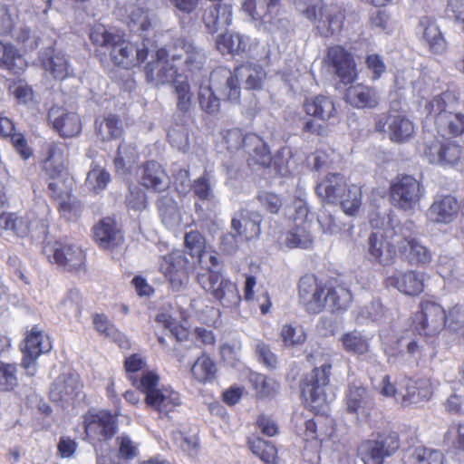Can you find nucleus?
I'll return each mask as SVG.
<instances>
[{"label":"nucleus","instance_id":"1","mask_svg":"<svg viewBox=\"0 0 464 464\" xmlns=\"http://www.w3.org/2000/svg\"><path fill=\"white\" fill-rule=\"evenodd\" d=\"M92 43L101 48L104 54L109 52L112 62L123 68H131L142 63L154 47V42L144 38L142 47L123 39L122 35L109 31L104 25H95L91 33Z\"/></svg>","mask_w":464,"mask_h":464},{"label":"nucleus","instance_id":"2","mask_svg":"<svg viewBox=\"0 0 464 464\" xmlns=\"http://www.w3.org/2000/svg\"><path fill=\"white\" fill-rule=\"evenodd\" d=\"M296 8L323 37L333 36L342 28L344 14L336 5H327L323 0H298Z\"/></svg>","mask_w":464,"mask_h":464},{"label":"nucleus","instance_id":"3","mask_svg":"<svg viewBox=\"0 0 464 464\" xmlns=\"http://www.w3.org/2000/svg\"><path fill=\"white\" fill-rule=\"evenodd\" d=\"M303 131L318 136L327 133L326 126L338 121L339 113L334 101L325 95H314L304 101Z\"/></svg>","mask_w":464,"mask_h":464},{"label":"nucleus","instance_id":"4","mask_svg":"<svg viewBox=\"0 0 464 464\" xmlns=\"http://www.w3.org/2000/svg\"><path fill=\"white\" fill-rule=\"evenodd\" d=\"M132 385L145 394V402L159 413L167 415L180 404L178 392L170 387H159L160 377L154 372L142 373L140 379L130 376Z\"/></svg>","mask_w":464,"mask_h":464},{"label":"nucleus","instance_id":"5","mask_svg":"<svg viewBox=\"0 0 464 464\" xmlns=\"http://www.w3.org/2000/svg\"><path fill=\"white\" fill-rule=\"evenodd\" d=\"M265 77L263 68L255 63H246L237 67L234 72L227 68H218L212 72V82L225 81V88L227 90V100L237 102L240 97L239 81L244 82L246 89H257Z\"/></svg>","mask_w":464,"mask_h":464},{"label":"nucleus","instance_id":"6","mask_svg":"<svg viewBox=\"0 0 464 464\" xmlns=\"http://www.w3.org/2000/svg\"><path fill=\"white\" fill-rule=\"evenodd\" d=\"M411 222L392 226L386 231V237L392 240L399 253L402 254L411 265L425 266L431 262L432 254L411 232Z\"/></svg>","mask_w":464,"mask_h":464},{"label":"nucleus","instance_id":"7","mask_svg":"<svg viewBox=\"0 0 464 464\" xmlns=\"http://www.w3.org/2000/svg\"><path fill=\"white\" fill-rule=\"evenodd\" d=\"M332 364L324 362L313 369L303 380L302 395L317 412H324L332 401L328 394Z\"/></svg>","mask_w":464,"mask_h":464},{"label":"nucleus","instance_id":"8","mask_svg":"<svg viewBox=\"0 0 464 464\" xmlns=\"http://www.w3.org/2000/svg\"><path fill=\"white\" fill-rule=\"evenodd\" d=\"M158 266L175 292L186 288L189 281V273L194 268L181 250H173L160 256Z\"/></svg>","mask_w":464,"mask_h":464},{"label":"nucleus","instance_id":"9","mask_svg":"<svg viewBox=\"0 0 464 464\" xmlns=\"http://www.w3.org/2000/svg\"><path fill=\"white\" fill-rule=\"evenodd\" d=\"M202 288L224 307H237L241 296L235 283L218 272H209L198 277Z\"/></svg>","mask_w":464,"mask_h":464},{"label":"nucleus","instance_id":"10","mask_svg":"<svg viewBox=\"0 0 464 464\" xmlns=\"http://www.w3.org/2000/svg\"><path fill=\"white\" fill-rule=\"evenodd\" d=\"M242 10L254 21L269 26V29H285L289 22L280 16L279 0H241Z\"/></svg>","mask_w":464,"mask_h":464},{"label":"nucleus","instance_id":"11","mask_svg":"<svg viewBox=\"0 0 464 464\" xmlns=\"http://www.w3.org/2000/svg\"><path fill=\"white\" fill-rule=\"evenodd\" d=\"M390 192L393 206L404 211H414L419 207L425 189L415 178L405 175L391 186Z\"/></svg>","mask_w":464,"mask_h":464},{"label":"nucleus","instance_id":"12","mask_svg":"<svg viewBox=\"0 0 464 464\" xmlns=\"http://www.w3.org/2000/svg\"><path fill=\"white\" fill-rule=\"evenodd\" d=\"M169 50L171 61L178 63L182 72H199L206 63V52L188 39H176Z\"/></svg>","mask_w":464,"mask_h":464},{"label":"nucleus","instance_id":"13","mask_svg":"<svg viewBox=\"0 0 464 464\" xmlns=\"http://www.w3.org/2000/svg\"><path fill=\"white\" fill-rule=\"evenodd\" d=\"M344 401L347 413L353 415L357 422L370 420L375 402L372 393L361 382L348 384Z\"/></svg>","mask_w":464,"mask_h":464},{"label":"nucleus","instance_id":"14","mask_svg":"<svg viewBox=\"0 0 464 464\" xmlns=\"http://www.w3.org/2000/svg\"><path fill=\"white\" fill-rule=\"evenodd\" d=\"M151 52L156 53L157 61L150 62L146 66V75L149 82L155 85L169 82L174 84L176 79L182 78V75L178 72L180 70L178 63L171 61L169 49L158 48L154 44Z\"/></svg>","mask_w":464,"mask_h":464},{"label":"nucleus","instance_id":"15","mask_svg":"<svg viewBox=\"0 0 464 464\" xmlns=\"http://www.w3.org/2000/svg\"><path fill=\"white\" fill-rule=\"evenodd\" d=\"M399 447L397 433L384 432L375 440L362 442L358 451L364 464H382L384 458L393 454Z\"/></svg>","mask_w":464,"mask_h":464},{"label":"nucleus","instance_id":"16","mask_svg":"<svg viewBox=\"0 0 464 464\" xmlns=\"http://www.w3.org/2000/svg\"><path fill=\"white\" fill-rule=\"evenodd\" d=\"M375 130L386 132L394 142L403 143L413 136L414 124L406 115L390 111L375 118Z\"/></svg>","mask_w":464,"mask_h":464},{"label":"nucleus","instance_id":"17","mask_svg":"<svg viewBox=\"0 0 464 464\" xmlns=\"http://www.w3.org/2000/svg\"><path fill=\"white\" fill-rule=\"evenodd\" d=\"M44 252L51 262L67 271H79L85 266V254L81 247L72 244L47 245Z\"/></svg>","mask_w":464,"mask_h":464},{"label":"nucleus","instance_id":"18","mask_svg":"<svg viewBox=\"0 0 464 464\" xmlns=\"http://www.w3.org/2000/svg\"><path fill=\"white\" fill-rule=\"evenodd\" d=\"M446 313L438 304L423 301L420 311L415 314L414 327L420 334L432 336L438 334L445 326Z\"/></svg>","mask_w":464,"mask_h":464},{"label":"nucleus","instance_id":"19","mask_svg":"<svg viewBox=\"0 0 464 464\" xmlns=\"http://www.w3.org/2000/svg\"><path fill=\"white\" fill-rule=\"evenodd\" d=\"M422 155L430 164L454 166L461 160L463 149L453 140H435L425 145Z\"/></svg>","mask_w":464,"mask_h":464},{"label":"nucleus","instance_id":"20","mask_svg":"<svg viewBox=\"0 0 464 464\" xmlns=\"http://www.w3.org/2000/svg\"><path fill=\"white\" fill-rule=\"evenodd\" d=\"M87 436L98 441H107L117 432V417L107 411H90L84 416Z\"/></svg>","mask_w":464,"mask_h":464},{"label":"nucleus","instance_id":"21","mask_svg":"<svg viewBox=\"0 0 464 464\" xmlns=\"http://www.w3.org/2000/svg\"><path fill=\"white\" fill-rule=\"evenodd\" d=\"M82 384L75 372H63L51 384L49 397L53 402L66 407L81 395Z\"/></svg>","mask_w":464,"mask_h":464},{"label":"nucleus","instance_id":"22","mask_svg":"<svg viewBox=\"0 0 464 464\" xmlns=\"http://www.w3.org/2000/svg\"><path fill=\"white\" fill-rule=\"evenodd\" d=\"M324 62L344 84L352 83L357 77L353 55L341 45L329 47Z\"/></svg>","mask_w":464,"mask_h":464},{"label":"nucleus","instance_id":"23","mask_svg":"<svg viewBox=\"0 0 464 464\" xmlns=\"http://www.w3.org/2000/svg\"><path fill=\"white\" fill-rule=\"evenodd\" d=\"M299 299L305 310L318 314L325 307L326 287L313 276L305 275L299 281Z\"/></svg>","mask_w":464,"mask_h":464},{"label":"nucleus","instance_id":"24","mask_svg":"<svg viewBox=\"0 0 464 464\" xmlns=\"http://www.w3.org/2000/svg\"><path fill=\"white\" fill-rule=\"evenodd\" d=\"M51 348L49 338L42 331L33 327L22 346L24 354L22 366L27 371V374L34 375L35 360L40 354L48 353Z\"/></svg>","mask_w":464,"mask_h":464},{"label":"nucleus","instance_id":"25","mask_svg":"<svg viewBox=\"0 0 464 464\" xmlns=\"http://www.w3.org/2000/svg\"><path fill=\"white\" fill-rule=\"evenodd\" d=\"M396 224L393 220H391L383 233L380 230L371 233L367 242V256L369 260L383 266L392 262L397 246H394L391 238L386 237V231Z\"/></svg>","mask_w":464,"mask_h":464},{"label":"nucleus","instance_id":"26","mask_svg":"<svg viewBox=\"0 0 464 464\" xmlns=\"http://www.w3.org/2000/svg\"><path fill=\"white\" fill-rule=\"evenodd\" d=\"M432 395V386L429 379H405L401 383L398 403L403 407L428 401Z\"/></svg>","mask_w":464,"mask_h":464},{"label":"nucleus","instance_id":"27","mask_svg":"<svg viewBox=\"0 0 464 464\" xmlns=\"http://www.w3.org/2000/svg\"><path fill=\"white\" fill-rule=\"evenodd\" d=\"M69 149L63 142L47 145L46 157L43 160V170L49 179L66 176Z\"/></svg>","mask_w":464,"mask_h":464},{"label":"nucleus","instance_id":"28","mask_svg":"<svg viewBox=\"0 0 464 464\" xmlns=\"http://www.w3.org/2000/svg\"><path fill=\"white\" fill-rule=\"evenodd\" d=\"M459 205L458 200L450 195H436L426 216L430 222L434 224H450L454 220Z\"/></svg>","mask_w":464,"mask_h":464},{"label":"nucleus","instance_id":"29","mask_svg":"<svg viewBox=\"0 0 464 464\" xmlns=\"http://www.w3.org/2000/svg\"><path fill=\"white\" fill-rule=\"evenodd\" d=\"M48 118L53 127L62 137L71 138L82 131V122L74 112H69L62 107H52Z\"/></svg>","mask_w":464,"mask_h":464},{"label":"nucleus","instance_id":"30","mask_svg":"<svg viewBox=\"0 0 464 464\" xmlns=\"http://www.w3.org/2000/svg\"><path fill=\"white\" fill-rule=\"evenodd\" d=\"M261 222L262 217L258 212L242 209L234 215L231 227L238 237L250 240L259 237Z\"/></svg>","mask_w":464,"mask_h":464},{"label":"nucleus","instance_id":"31","mask_svg":"<svg viewBox=\"0 0 464 464\" xmlns=\"http://www.w3.org/2000/svg\"><path fill=\"white\" fill-rule=\"evenodd\" d=\"M232 7L221 2L212 3L205 8L203 22L210 34L226 28L232 22Z\"/></svg>","mask_w":464,"mask_h":464},{"label":"nucleus","instance_id":"32","mask_svg":"<svg viewBox=\"0 0 464 464\" xmlns=\"http://www.w3.org/2000/svg\"><path fill=\"white\" fill-rule=\"evenodd\" d=\"M347 189L344 177L338 173L328 174L315 187L317 196L322 200L332 204L338 202Z\"/></svg>","mask_w":464,"mask_h":464},{"label":"nucleus","instance_id":"33","mask_svg":"<svg viewBox=\"0 0 464 464\" xmlns=\"http://www.w3.org/2000/svg\"><path fill=\"white\" fill-rule=\"evenodd\" d=\"M93 238L104 249L114 248L123 243V236L115 221L110 218L102 219L93 227Z\"/></svg>","mask_w":464,"mask_h":464},{"label":"nucleus","instance_id":"34","mask_svg":"<svg viewBox=\"0 0 464 464\" xmlns=\"http://www.w3.org/2000/svg\"><path fill=\"white\" fill-rule=\"evenodd\" d=\"M140 184L154 191H161L169 187V180L167 173L160 163L154 160L147 161L140 173Z\"/></svg>","mask_w":464,"mask_h":464},{"label":"nucleus","instance_id":"35","mask_svg":"<svg viewBox=\"0 0 464 464\" xmlns=\"http://www.w3.org/2000/svg\"><path fill=\"white\" fill-rule=\"evenodd\" d=\"M42 66L49 72L55 79L63 80L72 73L66 56L53 49H46L40 55Z\"/></svg>","mask_w":464,"mask_h":464},{"label":"nucleus","instance_id":"36","mask_svg":"<svg viewBox=\"0 0 464 464\" xmlns=\"http://www.w3.org/2000/svg\"><path fill=\"white\" fill-rule=\"evenodd\" d=\"M219 90L221 93L227 99L225 88V81L219 80L214 83L212 82V74L209 78V83H201L198 90V102L202 111L208 114H216L219 111L220 102L219 98L217 97L213 89Z\"/></svg>","mask_w":464,"mask_h":464},{"label":"nucleus","instance_id":"37","mask_svg":"<svg viewBox=\"0 0 464 464\" xmlns=\"http://www.w3.org/2000/svg\"><path fill=\"white\" fill-rule=\"evenodd\" d=\"M388 284L407 295H417L423 291V275L415 271L397 272L388 278Z\"/></svg>","mask_w":464,"mask_h":464},{"label":"nucleus","instance_id":"38","mask_svg":"<svg viewBox=\"0 0 464 464\" xmlns=\"http://www.w3.org/2000/svg\"><path fill=\"white\" fill-rule=\"evenodd\" d=\"M0 65L11 73L19 75L28 64L19 50L11 43L0 41Z\"/></svg>","mask_w":464,"mask_h":464},{"label":"nucleus","instance_id":"39","mask_svg":"<svg viewBox=\"0 0 464 464\" xmlns=\"http://www.w3.org/2000/svg\"><path fill=\"white\" fill-rule=\"evenodd\" d=\"M346 101L356 108H374L379 103V96L375 89L360 83L347 89Z\"/></svg>","mask_w":464,"mask_h":464},{"label":"nucleus","instance_id":"40","mask_svg":"<svg viewBox=\"0 0 464 464\" xmlns=\"http://www.w3.org/2000/svg\"><path fill=\"white\" fill-rule=\"evenodd\" d=\"M157 208L162 224L169 230L178 228L182 223L180 208L175 199L168 195L160 197Z\"/></svg>","mask_w":464,"mask_h":464},{"label":"nucleus","instance_id":"41","mask_svg":"<svg viewBox=\"0 0 464 464\" xmlns=\"http://www.w3.org/2000/svg\"><path fill=\"white\" fill-rule=\"evenodd\" d=\"M339 342L346 353L357 356L368 353L371 348V337L358 330L344 333Z\"/></svg>","mask_w":464,"mask_h":464},{"label":"nucleus","instance_id":"42","mask_svg":"<svg viewBox=\"0 0 464 464\" xmlns=\"http://www.w3.org/2000/svg\"><path fill=\"white\" fill-rule=\"evenodd\" d=\"M443 459L440 450L419 446L404 453L403 464H443Z\"/></svg>","mask_w":464,"mask_h":464},{"label":"nucleus","instance_id":"43","mask_svg":"<svg viewBox=\"0 0 464 464\" xmlns=\"http://www.w3.org/2000/svg\"><path fill=\"white\" fill-rule=\"evenodd\" d=\"M213 187L214 177L210 171L205 169L203 174L193 181L191 189L198 200L206 203L208 208L216 201Z\"/></svg>","mask_w":464,"mask_h":464},{"label":"nucleus","instance_id":"44","mask_svg":"<svg viewBox=\"0 0 464 464\" xmlns=\"http://www.w3.org/2000/svg\"><path fill=\"white\" fill-rule=\"evenodd\" d=\"M246 153L261 166L266 167L271 162L270 151L265 141L256 134L249 133L246 140Z\"/></svg>","mask_w":464,"mask_h":464},{"label":"nucleus","instance_id":"45","mask_svg":"<svg viewBox=\"0 0 464 464\" xmlns=\"http://www.w3.org/2000/svg\"><path fill=\"white\" fill-rule=\"evenodd\" d=\"M285 244L291 248H311L314 245V237L311 233V223L295 224V227L287 233Z\"/></svg>","mask_w":464,"mask_h":464},{"label":"nucleus","instance_id":"46","mask_svg":"<svg viewBox=\"0 0 464 464\" xmlns=\"http://www.w3.org/2000/svg\"><path fill=\"white\" fill-rule=\"evenodd\" d=\"M352 302V294L343 285L326 287L325 306L333 312L346 310Z\"/></svg>","mask_w":464,"mask_h":464},{"label":"nucleus","instance_id":"47","mask_svg":"<svg viewBox=\"0 0 464 464\" xmlns=\"http://www.w3.org/2000/svg\"><path fill=\"white\" fill-rule=\"evenodd\" d=\"M420 28L422 30V38L434 53H441L445 50L446 43L441 35L439 26L429 18L424 17L420 21Z\"/></svg>","mask_w":464,"mask_h":464},{"label":"nucleus","instance_id":"48","mask_svg":"<svg viewBox=\"0 0 464 464\" xmlns=\"http://www.w3.org/2000/svg\"><path fill=\"white\" fill-rule=\"evenodd\" d=\"M435 125L439 132L442 135L452 134L459 135L464 132V115L460 113L441 114L435 120Z\"/></svg>","mask_w":464,"mask_h":464},{"label":"nucleus","instance_id":"49","mask_svg":"<svg viewBox=\"0 0 464 464\" xmlns=\"http://www.w3.org/2000/svg\"><path fill=\"white\" fill-rule=\"evenodd\" d=\"M110 181V173L98 164L92 163L85 179L86 188L94 194H99L107 188Z\"/></svg>","mask_w":464,"mask_h":464},{"label":"nucleus","instance_id":"50","mask_svg":"<svg viewBox=\"0 0 464 464\" xmlns=\"http://www.w3.org/2000/svg\"><path fill=\"white\" fill-rule=\"evenodd\" d=\"M31 226L29 217H21L14 213H3L0 215V228L11 230L18 237L28 234Z\"/></svg>","mask_w":464,"mask_h":464},{"label":"nucleus","instance_id":"51","mask_svg":"<svg viewBox=\"0 0 464 464\" xmlns=\"http://www.w3.org/2000/svg\"><path fill=\"white\" fill-rule=\"evenodd\" d=\"M97 134L103 140L117 139L121 135L122 125L121 120L116 115H108L103 119H98L95 121Z\"/></svg>","mask_w":464,"mask_h":464},{"label":"nucleus","instance_id":"52","mask_svg":"<svg viewBox=\"0 0 464 464\" xmlns=\"http://www.w3.org/2000/svg\"><path fill=\"white\" fill-rule=\"evenodd\" d=\"M190 371L195 380L205 383L215 378L217 368L215 362L209 356L202 354L198 357L191 366Z\"/></svg>","mask_w":464,"mask_h":464},{"label":"nucleus","instance_id":"53","mask_svg":"<svg viewBox=\"0 0 464 464\" xmlns=\"http://www.w3.org/2000/svg\"><path fill=\"white\" fill-rule=\"evenodd\" d=\"M248 447L253 454L258 457L262 461L266 464H274L276 458V449L269 441H266L259 437L248 438Z\"/></svg>","mask_w":464,"mask_h":464},{"label":"nucleus","instance_id":"54","mask_svg":"<svg viewBox=\"0 0 464 464\" xmlns=\"http://www.w3.org/2000/svg\"><path fill=\"white\" fill-rule=\"evenodd\" d=\"M139 158L137 148L133 142L121 141L115 157L116 169H129L136 163Z\"/></svg>","mask_w":464,"mask_h":464},{"label":"nucleus","instance_id":"55","mask_svg":"<svg viewBox=\"0 0 464 464\" xmlns=\"http://www.w3.org/2000/svg\"><path fill=\"white\" fill-rule=\"evenodd\" d=\"M82 295L72 289L66 293L58 305L59 311L67 317L78 318L82 313Z\"/></svg>","mask_w":464,"mask_h":464},{"label":"nucleus","instance_id":"56","mask_svg":"<svg viewBox=\"0 0 464 464\" xmlns=\"http://www.w3.org/2000/svg\"><path fill=\"white\" fill-rule=\"evenodd\" d=\"M185 246L192 257H197L198 262L202 264L203 258L207 256L206 240L201 233L191 230L185 235Z\"/></svg>","mask_w":464,"mask_h":464},{"label":"nucleus","instance_id":"57","mask_svg":"<svg viewBox=\"0 0 464 464\" xmlns=\"http://www.w3.org/2000/svg\"><path fill=\"white\" fill-rule=\"evenodd\" d=\"M249 382L260 397L273 396L279 389L276 381L256 372L250 374Z\"/></svg>","mask_w":464,"mask_h":464},{"label":"nucleus","instance_id":"58","mask_svg":"<svg viewBox=\"0 0 464 464\" xmlns=\"http://www.w3.org/2000/svg\"><path fill=\"white\" fill-rule=\"evenodd\" d=\"M343 212L349 216H355L362 205V190L356 185L348 188L344 196L339 200Z\"/></svg>","mask_w":464,"mask_h":464},{"label":"nucleus","instance_id":"59","mask_svg":"<svg viewBox=\"0 0 464 464\" xmlns=\"http://www.w3.org/2000/svg\"><path fill=\"white\" fill-rule=\"evenodd\" d=\"M445 326L454 334H457L459 340L464 343V305L453 306L446 314Z\"/></svg>","mask_w":464,"mask_h":464},{"label":"nucleus","instance_id":"60","mask_svg":"<svg viewBox=\"0 0 464 464\" xmlns=\"http://www.w3.org/2000/svg\"><path fill=\"white\" fill-rule=\"evenodd\" d=\"M173 86L177 95L178 110L183 112L188 111L191 105L192 92L187 77L176 79Z\"/></svg>","mask_w":464,"mask_h":464},{"label":"nucleus","instance_id":"61","mask_svg":"<svg viewBox=\"0 0 464 464\" xmlns=\"http://www.w3.org/2000/svg\"><path fill=\"white\" fill-rule=\"evenodd\" d=\"M280 337L285 345L295 346L303 344L306 340V334L301 325L285 324L283 325Z\"/></svg>","mask_w":464,"mask_h":464},{"label":"nucleus","instance_id":"62","mask_svg":"<svg viewBox=\"0 0 464 464\" xmlns=\"http://www.w3.org/2000/svg\"><path fill=\"white\" fill-rule=\"evenodd\" d=\"M12 36L25 50H34L40 43V37L25 25L14 29Z\"/></svg>","mask_w":464,"mask_h":464},{"label":"nucleus","instance_id":"63","mask_svg":"<svg viewBox=\"0 0 464 464\" xmlns=\"http://www.w3.org/2000/svg\"><path fill=\"white\" fill-rule=\"evenodd\" d=\"M173 440L177 447L188 456L194 458L198 452V439L196 435L188 436L181 431L173 433Z\"/></svg>","mask_w":464,"mask_h":464},{"label":"nucleus","instance_id":"64","mask_svg":"<svg viewBox=\"0 0 464 464\" xmlns=\"http://www.w3.org/2000/svg\"><path fill=\"white\" fill-rule=\"evenodd\" d=\"M450 98V95L449 93L435 96L426 104L428 116L435 121L436 118H439L441 114H447L449 112L448 100Z\"/></svg>","mask_w":464,"mask_h":464}]
</instances>
